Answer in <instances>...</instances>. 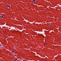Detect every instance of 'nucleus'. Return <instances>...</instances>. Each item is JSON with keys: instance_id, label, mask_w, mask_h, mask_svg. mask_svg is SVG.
<instances>
[{"instance_id": "f257e3e1", "label": "nucleus", "mask_w": 61, "mask_h": 61, "mask_svg": "<svg viewBox=\"0 0 61 61\" xmlns=\"http://www.w3.org/2000/svg\"><path fill=\"white\" fill-rule=\"evenodd\" d=\"M12 53H13V54H15V52L13 51H12Z\"/></svg>"}, {"instance_id": "f03ea898", "label": "nucleus", "mask_w": 61, "mask_h": 61, "mask_svg": "<svg viewBox=\"0 0 61 61\" xmlns=\"http://www.w3.org/2000/svg\"><path fill=\"white\" fill-rule=\"evenodd\" d=\"M17 60V59H15L14 60V61H16V60Z\"/></svg>"}, {"instance_id": "7ed1b4c3", "label": "nucleus", "mask_w": 61, "mask_h": 61, "mask_svg": "<svg viewBox=\"0 0 61 61\" xmlns=\"http://www.w3.org/2000/svg\"><path fill=\"white\" fill-rule=\"evenodd\" d=\"M33 0V2H36V0Z\"/></svg>"}, {"instance_id": "20e7f679", "label": "nucleus", "mask_w": 61, "mask_h": 61, "mask_svg": "<svg viewBox=\"0 0 61 61\" xmlns=\"http://www.w3.org/2000/svg\"><path fill=\"white\" fill-rule=\"evenodd\" d=\"M0 17H1V18H3V16H0Z\"/></svg>"}, {"instance_id": "39448f33", "label": "nucleus", "mask_w": 61, "mask_h": 61, "mask_svg": "<svg viewBox=\"0 0 61 61\" xmlns=\"http://www.w3.org/2000/svg\"><path fill=\"white\" fill-rule=\"evenodd\" d=\"M8 7H10V5L8 6Z\"/></svg>"}, {"instance_id": "423d86ee", "label": "nucleus", "mask_w": 61, "mask_h": 61, "mask_svg": "<svg viewBox=\"0 0 61 61\" xmlns=\"http://www.w3.org/2000/svg\"><path fill=\"white\" fill-rule=\"evenodd\" d=\"M5 35H6V32H5Z\"/></svg>"}, {"instance_id": "0eeeda50", "label": "nucleus", "mask_w": 61, "mask_h": 61, "mask_svg": "<svg viewBox=\"0 0 61 61\" xmlns=\"http://www.w3.org/2000/svg\"><path fill=\"white\" fill-rule=\"evenodd\" d=\"M50 24V23H49V24H48V25H49Z\"/></svg>"}, {"instance_id": "6e6552de", "label": "nucleus", "mask_w": 61, "mask_h": 61, "mask_svg": "<svg viewBox=\"0 0 61 61\" xmlns=\"http://www.w3.org/2000/svg\"><path fill=\"white\" fill-rule=\"evenodd\" d=\"M0 46H1V45H0Z\"/></svg>"}]
</instances>
